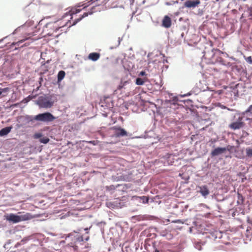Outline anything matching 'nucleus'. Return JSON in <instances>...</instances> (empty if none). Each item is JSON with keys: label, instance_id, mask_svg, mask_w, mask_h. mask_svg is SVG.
I'll return each mask as SVG.
<instances>
[{"label": "nucleus", "instance_id": "nucleus-5", "mask_svg": "<svg viewBox=\"0 0 252 252\" xmlns=\"http://www.w3.org/2000/svg\"><path fill=\"white\" fill-rule=\"evenodd\" d=\"M220 51L218 48H212L211 51L206 52L205 51L202 52L204 55L201 57V59L204 58L208 59L209 63L212 64H216L218 58H219V54Z\"/></svg>", "mask_w": 252, "mask_h": 252}, {"label": "nucleus", "instance_id": "nucleus-32", "mask_svg": "<svg viewBox=\"0 0 252 252\" xmlns=\"http://www.w3.org/2000/svg\"><path fill=\"white\" fill-rule=\"evenodd\" d=\"M131 196L129 195H123L121 197L118 198V201H120L121 204H123L124 207L126 206V203L129 200V198L131 199Z\"/></svg>", "mask_w": 252, "mask_h": 252}, {"label": "nucleus", "instance_id": "nucleus-56", "mask_svg": "<svg viewBox=\"0 0 252 252\" xmlns=\"http://www.w3.org/2000/svg\"><path fill=\"white\" fill-rule=\"evenodd\" d=\"M188 220H181V219H177L172 220V222L174 223H181L184 224L185 222L187 221Z\"/></svg>", "mask_w": 252, "mask_h": 252}, {"label": "nucleus", "instance_id": "nucleus-54", "mask_svg": "<svg viewBox=\"0 0 252 252\" xmlns=\"http://www.w3.org/2000/svg\"><path fill=\"white\" fill-rule=\"evenodd\" d=\"M81 11V9H77V8H72L69 11V13L70 15H72L73 14H76L77 13H79Z\"/></svg>", "mask_w": 252, "mask_h": 252}, {"label": "nucleus", "instance_id": "nucleus-8", "mask_svg": "<svg viewBox=\"0 0 252 252\" xmlns=\"http://www.w3.org/2000/svg\"><path fill=\"white\" fill-rule=\"evenodd\" d=\"M16 121L18 123H21L25 127H26L30 123L34 126L33 115L28 114L19 115L16 117Z\"/></svg>", "mask_w": 252, "mask_h": 252}, {"label": "nucleus", "instance_id": "nucleus-52", "mask_svg": "<svg viewBox=\"0 0 252 252\" xmlns=\"http://www.w3.org/2000/svg\"><path fill=\"white\" fill-rule=\"evenodd\" d=\"M152 105L154 106V107L156 108V113L158 115L160 116L162 115V113L160 111V107L156 104L154 103H152Z\"/></svg>", "mask_w": 252, "mask_h": 252}, {"label": "nucleus", "instance_id": "nucleus-33", "mask_svg": "<svg viewBox=\"0 0 252 252\" xmlns=\"http://www.w3.org/2000/svg\"><path fill=\"white\" fill-rule=\"evenodd\" d=\"M10 90V88L9 87H0V98L6 96L9 92Z\"/></svg>", "mask_w": 252, "mask_h": 252}, {"label": "nucleus", "instance_id": "nucleus-10", "mask_svg": "<svg viewBox=\"0 0 252 252\" xmlns=\"http://www.w3.org/2000/svg\"><path fill=\"white\" fill-rule=\"evenodd\" d=\"M136 138H154L157 139L158 141H159L161 140L160 135L156 134L153 129H151L149 130L145 131L144 133L140 135V136H136Z\"/></svg>", "mask_w": 252, "mask_h": 252}, {"label": "nucleus", "instance_id": "nucleus-26", "mask_svg": "<svg viewBox=\"0 0 252 252\" xmlns=\"http://www.w3.org/2000/svg\"><path fill=\"white\" fill-rule=\"evenodd\" d=\"M131 82V81L130 79L125 80L124 78H122L119 84L117 86V89L120 90L125 88V87L127 84L130 83Z\"/></svg>", "mask_w": 252, "mask_h": 252}, {"label": "nucleus", "instance_id": "nucleus-53", "mask_svg": "<svg viewBox=\"0 0 252 252\" xmlns=\"http://www.w3.org/2000/svg\"><path fill=\"white\" fill-rule=\"evenodd\" d=\"M165 124L170 126L171 124H173L175 123V121L173 118H165Z\"/></svg>", "mask_w": 252, "mask_h": 252}, {"label": "nucleus", "instance_id": "nucleus-18", "mask_svg": "<svg viewBox=\"0 0 252 252\" xmlns=\"http://www.w3.org/2000/svg\"><path fill=\"white\" fill-rule=\"evenodd\" d=\"M206 201L211 206H212V207H213V209L215 208H217L218 210L221 209V206L219 204H216L213 194L208 196L207 198Z\"/></svg>", "mask_w": 252, "mask_h": 252}, {"label": "nucleus", "instance_id": "nucleus-25", "mask_svg": "<svg viewBox=\"0 0 252 252\" xmlns=\"http://www.w3.org/2000/svg\"><path fill=\"white\" fill-rule=\"evenodd\" d=\"M209 233H210L212 238H213L214 240L217 238L220 239L222 237V233L220 231L209 230Z\"/></svg>", "mask_w": 252, "mask_h": 252}, {"label": "nucleus", "instance_id": "nucleus-34", "mask_svg": "<svg viewBox=\"0 0 252 252\" xmlns=\"http://www.w3.org/2000/svg\"><path fill=\"white\" fill-rule=\"evenodd\" d=\"M93 13V11L91 10L90 12H84L83 14L79 18L76 19L74 21V22L73 23V25H75L76 23H77L78 22L80 21L83 18L88 16L89 15H91Z\"/></svg>", "mask_w": 252, "mask_h": 252}, {"label": "nucleus", "instance_id": "nucleus-64", "mask_svg": "<svg viewBox=\"0 0 252 252\" xmlns=\"http://www.w3.org/2000/svg\"><path fill=\"white\" fill-rule=\"evenodd\" d=\"M72 236H73V234L72 233L65 234L62 237V238H65V239L66 240L67 238L71 237Z\"/></svg>", "mask_w": 252, "mask_h": 252}, {"label": "nucleus", "instance_id": "nucleus-22", "mask_svg": "<svg viewBox=\"0 0 252 252\" xmlns=\"http://www.w3.org/2000/svg\"><path fill=\"white\" fill-rule=\"evenodd\" d=\"M187 110L190 111L191 116L195 117L196 120L197 121L200 122L201 121L204 120L199 115L198 111L196 109H194L191 107H189ZM205 120L206 121V120Z\"/></svg>", "mask_w": 252, "mask_h": 252}, {"label": "nucleus", "instance_id": "nucleus-44", "mask_svg": "<svg viewBox=\"0 0 252 252\" xmlns=\"http://www.w3.org/2000/svg\"><path fill=\"white\" fill-rule=\"evenodd\" d=\"M237 52H240L241 55H243L244 58L245 59V61L249 64H252V56H248L246 57L245 56L243 53L241 51H239V50H237Z\"/></svg>", "mask_w": 252, "mask_h": 252}, {"label": "nucleus", "instance_id": "nucleus-45", "mask_svg": "<svg viewBox=\"0 0 252 252\" xmlns=\"http://www.w3.org/2000/svg\"><path fill=\"white\" fill-rule=\"evenodd\" d=\"M245 114H242V113H241L240 115H238L239 117L236 119V120L237 121H239V122H241L242 123V126H243L244 127L246 125V124L244 122V118H245Z\"/></svg>", "mask_w": 252, "mask_h": 252}, {"label": "nucleus", "instance_id": "nucleus-21", "mask_svg": "<svg viewBox=\"0 0 252 252\" xmlns=\"http://www.w3.org/2000/svg\"><path fill=\"white\" fill-rule=\"evenodd\" d=\"M13 128V125L2 128L0 129V136L1 137H6L9 133L11 132Z\"/></svg>", "mask_w": 252, "mask_h": 252}, {"label": "nucleus", "instance_id": "nucleus-4", "mask_svg": "<svg viewBox=\"0 0 252 252\" xmlns=\"http://www.w3.org/2000/svg\"><path fill=\"white\" fill-rule=\"evenodd\" d=\"M34 126H38L41 124L49 125L54 121L57 117L51 112L46 111L33 115Z\"/></svg>", "mask_w": 252, "mask_h": 252}, {"label": "nucleus", "instance_id": "nucleus-48", "mask_svg": "<svg viewBox=\"0 0 252 252\" xmlns=\"http://www.w3.org/2000/svg\"><path fill=\"white\" fill-rule=\"evenodd\" d=\"M249 114L250 116H252V104L250 105L245 111L242 112V114Z\"/></svg>", "mask_w": 252, "mask_h": 252}, {"label": "nucleus", "instance_id": "nucleus-9", "mask_svg": "<svg viewBox=\"0 0 252 252\" xmlns=\"http://www.w3.org/2000/svg\"><path fill=\"white\" fill-rule=\"evenodd\" d=\"M111 129L114 130L113 133L112 135V137H121L125 136H130L131 134H129L124 128L119 126H115L111 127Z\"/></svg>", "mask_w": 252, "mask_h": 252}, {"label": "nucleus", "instance_id": "nucleus-17", "mask_svg": "<svg viewBox=\"0 0 252 252\" xmlns=\"http://www.w3.org/2000/svg\"><path fill=\"white\" fill-rule=\"evenodd\" d=\"M212 148H213V149L211 150V153L210 154V158H211L213 159H216L217 157H218V156L222 155V153L220 149V146L215 147V145H214L212 146Z\"/></svg>", "mask_w": 252, "mask_h": 252}, {"label": "nucleus", "instance_id": "nucleus-61", "mask_svg": "<svg viewBox=\"0 0 252 252\" xmlns=\"http://www.w3.org/2000/svg\"><path fill=\"white\" fill-rule=\"evenodd\" d=\"M123 186L125 187V190L126 191L127 189H130L132 186V185L130 183H123Z\"/></svg>", "mask_w": 252, "mask_h": 252}, {"label": "nucleus", "instance_id": "nucleus-50", "mask_svg": "<svg viewBox=\"0 0 252 252\" xmlns=\"http://www.w3.org/2000/svg\"><path fill=\"white\" fill-rule=\"evenodd\" d=\"M123 103H124V99L121 97H119L117 99V102L115 104V106L118 108L122 107Z\"/></svg>", "mask_w": 252, "mask_h": 252}, {"label": "nucleus", "instance_id": "nucleus-59", "mask_svg": "<svg viewBox=\"0 0 252 252\" xmlns=\"http://www.w3.org/2000/svg\"><path fill=\"white\" fill-rule=\"evenodd\" d=\"M39 75H40V77L38 79V83L40 85V86L42 85V83L44 81V76L43 75H41V72L39 73Z\"/></svg>", "mask_w": 252, "mask_h": 252}, {"label": "nucleus", "instance_id": "nucleus-63", "mask_svg": "<svg viewBox=\"0 0 252 252\" xmlns=\"http://www.w3.org/2000/svg\"><path fill=\"white\" fill-rule=\"evenodd\" d=\"M102 104L101 105V107H104V108L108 109V104L109 102L107 101H105L104 102H101Z\"/></svg>", "mask_w": 252, "mask_h": 252}, {"label": "nucleus", "instance_id": "nucleus-20", "mask_svg": "<svg viewBox=\"0 0 252 252\" xmlns=\"http://www.w3.org/2000/svg\"><path fill=\"white\" fill-rule=\"evenodd\" d=\"M229 128L233 130L240 129L243 128L244 126H242V123L239 122L237 120L232 122L228 126Z\"/></svg>", "mask_w": 252, "mask_h": 252}, {"label": "nucleus", "instance_id": "nucleus-28", "mask_svg": "<svg viewBox=\"0 0 252 252\" xmlns=\"http://www.w3.org/2000/svg\"><path fill=\"white\" fill-rule=\"evenodd\" d=\"M206 88H207L206 89H201V88H199L197 86H196L194 87L191 89V93H193V94H194L195 95L198 94L201 91H202V92H205L206 91H211L210 88H209L208 87H207Z\"/></svg>", "mask_w": 252, "mask_h": 252}, {"label": "nucleus", "instance_id": "nucleus-43", "mask_svg": "<svg viewBox=\"0 0 252 252\" xmlns=\"http://www.w3.org/2000/svg\"><path fill=\"white\" fill-rule=\"evenodd\" d=\"M246 156L248 158H252V147L246 148Z\"/></svg>", "mask_w": 252, "mask_h": 252}, {"label": "nucleus", "instance_id": "nucleus-15", "mask_svg": "<svg viewBox=\"0 0 252 252\" xmlns=\"http://www.w3.org/2000/svg\"><path fill=\"white\" fill-rule=\"evenodd\" d=\"M236 70L238 73L242 75L247 74V70L245 67L244 64L242 63H234V65L232 67V71Z\"/></svg>", "mask_w": 252, "mask_h": 252}, {"label": "nucleus", "instance_id": "nucleus-55", "mask_svg": "<svg viewBox=\"0 0 252 252\" xmlns=\"http://www.w3.org/2000/svg\"><path fill=\"white\" fill-rule=\"evenodd\" d=\"M198 205L199 207L205 208L209 210L213 209V207H212V206H211L210 205H208L205 203H200Z\"/></svg>", "mask_w": 252, "mask_h": 252}, {"label": "nucleus", "instance_id": "nucleus-13", "mask_svg": "<svg viewBox=\"0 0 252 252\" xmlns=\"http://www.w3.org/2000/svg\"><path fill=\"white\" fill-rule=\"evenodd\" d=\"M121 62L126 73L128 72L129 74H131L130 72L134 67V64L131 62L127 61L125 59L121 60Z\"/></svg>", "mask_w": 252, "mask_h": 252}, {"label": "nucleus", "instance_id": "nucleus-3", "mask_svg": "<svg viewBox=\"0 0 252 252\" xmlns=\"http://www.w3.org/2000/svg\"><path fill=\"white\" fill-rule=\"evenodd\" d=\"M55 129H51L50 126H45L38 131L34 132L32 135L34 139L37 140L40 143L47 144L50 141L49 137L54 139V136L51 134Z\"/></svg>", "mask_w": 252, "mask_h": 252}, {"label": "nucleus", "instance_id": "nucleus-19", "mask_svg": "<svg viewBox=\"0 0 252 252\" xmlns=\"http://www.w3.org/2000/svg\"><path fill=\"white\" fill-rule=\"evenodd\" d=\"M199 190L197 191L198 192L201 194V195L205 198H207L210 193V190L208 187L206 185H203L198 187Z\"/></svg>", "mask_w": 252, "mask_h": 252}, {"label": "nucleus", "instance_id": "nucleus-23", "mask_svg": "<svg viewBox=\"0 0 252 252\" xmlns=\"http://www.w3.org/2000/svg\"><path fill=\"white\" fill-rule=\"evenodd\" d=\"M100 57V54L99 52H93L89 54L87 58L89 60L94 62L98 61Z\"/></svg>", "mask_w": 252, "mask_h": 252}, {"label": "nucleus", "instance_id": "nucleus-60", "mask_svg": "<svg viewBox=\"0 0 252 252\" xmlns=\"http://www.w3.org/2000/svg\"><path fill=\"white\" fill-rule=\"evenodd\" d=\"M212 213L210 212L206 213L204 214L203 215H202L201 216L203 217H204L205 218H212Z\"/></svg>", "mask_w": 252, "mask_h": 252}, {"label": "nucleus", "instance_id": "nucleus-47", "mask_svg": "<svg viewBox=\"0 0 252 252\" xmlns=\"http://www.w3.org/2000/svg\"><path fill=\"white\" fill-rule=\"evenodd\" d=\"M117 186V191H121L123 192H126L125 190V187L123 186V184H118L116 185Z\"/></svg>", "mask_w": 252, "mask_h": 252}, {"label": "nucleus", "instance_id": "nucleus-49", "mask_svg": "<svg viewBox=\"0 0 252 252\" xmlns=\"http://www.w3.org/2000/svg\"><path fill=\"white\" fill-rule=\"evenodd\" d=\"M236 155H235V157L239 158V159H244L245 158L244 156V152L243 150L239 151L238 150V152L235 153Z\"/></svg>", "mask_w": 252, "mask_h": 252}, {"label": "nucleus", "instance_id": "nucleus-37", "mask_svg": "<svg viewBox=\"0 0 252 252\" xmlns=\"http://www.w3.org/2000/svg\"><path fill=\"white\" fill-rule=\"evenodd\" d=\"M128 179V176L126 175H121L117 177H115L114 180L116 181H127Z\"/></svg>", "mask_w": 252, "mask_h": 252}, {"label": "nucleus", "instance_id": "nucleus-38", "mask_svg": "<svg viewBox=\"0 0 252 252\" xmlns=\"http://www.w3.org/2000/svg\"><path fill=\"white\" fill-rule=\"evenodd\" d=\"M181 101L183 102L185 104V106L186 107V110L188 109V108L190 107L191 105H192V103H193V100L189 98L181 100Z\"/></svg>", "mask_w": 252, "mask_h": 252}, {"label": "nucleus", "instance_id": "nucleus-46", "mask_svg": "<svg viewBox=\"0 0 252 252\" xmlns=\"http://www.w3.org/2000/svg\"><path fill=\"white\" fill-rule=\"evenodd\" d=\"M160 235L162 237H167L170 236V238H168V240H171L173 238V236L171 233H169L166 231H162L160 232Z\"/></svg>", "mask_w": 252, "mask_h": 252}, {"label": "nucleus", "instance_id": "nucleus-24", "mask_svg": "<svg viewBox=\"0 0 252 252\" xmlns=\"http://www.w3.org/2000/svg\"><path fill=\"white\" fill-rule=\"evenodd\" d=\"M217 61V64H219L220 65L225 66L227 67H231V70L232 71V67L234 65V63H230L227 62L225 63V61L221 57H220L219 58H218Z\"/></svg>", "mask_w": 252, "mask_h": 252}, {"label": "nucleus", "instance_id": "nucleus-51", "mask_svg": "<svg viewBox=\"0 0 252 252\" xmlns=\"http://www.w3.org/2000/svg\"><path fill=\"white\" fill-rule=\"evenodd\" d=\"M193 246L195 249L200 251L202 250V246L199 242H195L193 243Z\"/></svg>", "mask_w": 252, "mask_h": 252}, {"label": "nucleus", "instance_id": "nucleus-14", "mask_svg": "<svg viewBox=\"0 0 252 252\" xmlns=\"http://www.w3.org/2000/svg\"><path fill=\"white\" fill-rule=\"evenodd\" d=\"M120 201H118V199L113 201H106L105 202L106 206L111 210L113 209H119L124 207L123 204H121Z\"/></svg>", "mask_w": 252, "mask_h": 252}, {"label": "nucleus", "instance_id": "nucleus-16", "mask_svg": "<svg viewBox=\"0 0 252 252\" xmlns=\"http://www.w3.org/2000/svg\"><path fill=\"white\" fill-rule=\"evenodd\" d=\"M200 3V0H187L184 2V7L188 8H194Z\"/></svg>", "mask_w": 252, "mask_h": 252}, {"label": "nucleus", "instance_id": "nucleus-39", "mask_svg": "<svg viewBox=\"0 0 252 252\" xmlns=\"http://www.w3.org/2000/svg\"><path fill=\"white\" fill-rule=\"evenodd\" d=\"M213 195H214L216 204H218L219 202H222L225 200L224 198L220 194H213Z\"/></svg>", "mask_w": 252, "mask_h": 252}, {"label": "nucleus", "instance_id": "nucleus-30", "mask_svg": "<svg viewBox=\"0 0 252 252\" xmlns=\"http://www.w3.org/2000/svg\"><path fill=\"white\" fill-rule=\"evenodd\" d=\"M65 72L63 70H60L57 75L58 83H61L65 76Z\"/></svg>", "mask_w": 252, "mask_h": 252}, {"label": "nucleus", "instance_id": "nucleus-2", "mask_svg": "<svg viewBox=\"0 0 252 252\" xmlns=\"http://www.w3.org/2000/svg\"><path fill=\"white\" fill-rule=\"evenodd\" d=\"M57 95L55 94H44L39 96L35 100V104L40 109L52 108L57 101Z\"/></svg>", "mask_w": 252, "mask_h": 252}, {"label": "nucleus", "instance_id": "nucleus-58", "mask_svg": "<svg viewBox=\"0 0 252 252\" xmlns=\"http://www.w3.org/2000/svg\"><path fill=\"white\" fill-rule=\"evenodd\" d=\"M14 128H15V130H17L21 128H25V127H24V125H23L21 123L17 122V124H16L15 125Z\"/></svg>", "mask_w": 252, "mask_h": 252}, {"label": "nucleus", "instance_id": "nucleus-12", "mask_svg": "<svg viewBox=\"0 0 252 252\" xmlns=\"http://www.w3.org/2000/svg\"><path fill=\"white\" fill-rule=\"evenodd\" d=\"M33 40L31 38H27L25 39L19 40L17 42H12L9 45H6V46H20V47H24L29 46L30 43L32 42Z\"/></svg>", "mask_w": 252, "mask_h": 252}, {"label": "nucleus", "instance_id": "nucleus-27", "mask_svg": "<svg viewBox=\"0 0 252 252\" xmlns=\"http://www.w3.org/2000/svg\"><path fill=\"white\" fill-rule=\"evenodd\" d=\"M162 26L166 28H168L171 26V20L170 18L168 16H165L162 22Z\"/></svg>", "mask_w": 252, "mask_h": 252}, {"label": "nucleus", "instance_id": "nucleus-62", "mask_svg": "<svg viewBox=\"0 0 252 252\" xmlns=\"http://www.w3.org/2000/svg\"><path fill=\"white\" fill-rule=\"evenodd\" d=\"M163 58H163L161 61H158V63H162L163 64L168 63L167 57H166L165 56H163Z\"/></svg>", "mask_w": 252, "mask_h": 252}, {"label": "nucleus", "instance_id": "nucleus-7", "mask_svg": "<svg viewBox=\"0 0 252 252\" xmlns=\"http://www.w3.org/2000/svg\"><path fill=\"white\" fill-rule=\"evenodd\" d=\"M131 200L137 206L142 204H149L155 201V197L150 195H133L131 196Z\"/></svg>", "mask_w": 252, "mask_h": 252}, {"label": "nucleus", "instance_id": "nucleus-41", "mask_svg": "<svg viewBox=\"0 0 252 252\" xmlns=\"http://www.w3.org/2000/svg\"><path fill=\"white\" fill-rule=\"evenodd\" d=\"M145 80L143 78L138 77L135 79V83L138 86L143 85L145 84Z\"/></svg>", "mask_w": 252, "mask_h": 252}, {"label": "nucleus", "instance_id": "nucleus-35", "mask_svg": "<svg viewBox=\"0 0 252 252\" xmlns=\"http://www.w3.org/2000/svg\"><path fill=\"white\" fill-rule=\"evenodd\" d=\"M226 146L227 148V152L228 151L230 154L234 153H237L238 152V149L235 146L227 145Z\"/></svg>", "mask_w": 252, "mask_h": 252}, {"label": "nucleus", "instance_id": "nucleus-29", "mask_svg": "<svg viewBox=\"0 0 252 252\" xmlns=\"http://www.w3.org/2000/svg\"><path fill=\"white\" fill-rule=\"evenodd\" d=\"M105 191L109 193L110 194H112L115 191H117L116 185H111L110 186H106L105 187Z\"/></svg>", "mask_w": 252, "mask_h": 252}, {"label": "nucleus", "instance_id": "nucleus-31", "mask_svg": "<svg viewBox=\"0 0 252 252\" xmlns=\"http://www.w3.org/2000/svg\"><path fill=\"white\" fill-rule=\"evenodd\" d=\"M248 171L249 169H247V171L245 172H239L237 173V176L241 178V183H244L246 181L248 180V178L246 177V174L248 172Z\"/></svg>", "mask_w": 252, "mask_h": 252}, {"label": "nucleus", "instance_id": "nucleus-42", "mask_svg": "<svg viewBox=\"0 0 252 252\" xmlns=\"http://www.w3.org/2000/svg\"><path fill=\"white\" fill-rule=\"evenodd\" d=\"M227 109L230 111L235 112V113L234 114H233V117H232V120H233V121H234L235 119V118L237 116L240 115V114L241 113L240 111L236 110L233 109L232 108H229L227 107Z\"/></svg>", "mask_w": 252, "mask_h": 252}, {"label": "nucleus", "instance_id": "nucleus-57", "mask_svg": "<svg viewBox=\"0 0 252 252\" xmlns=\"http://www.w3.org/2000/svg\"><path fill=\"white\" fill-rule=\"evenodd\" d=\"M75 240L77 242H84V236L83 234H81L80 235L77 236L75 237Z\"/></svg>", "mask_w": 252, "mask_h": 252}, {"label": "nucleus", "instance_id": "nucleus-36", "mask_svg": "<svg viewBox=\"0 0 252 252\" xmlns=\"http://www.w3.org/2000/svg\"><path fill=\"white\" fill-rule=\"evenodd\" d=\"M115 100H111L110 102H109L108 104V109L112 112L113 113H116L117 112V110L115 108Z\"/></svg>", "mask_w": 252, "mask_h": 252}, {"label": "nucleus", "instance_id": "nucleus-1", "mask_svg": "<svg viewBox=\"0 0 252 252\" xmlns=\"http://www.w3.org/2000/svg\"><path fill=\"white\" fill-rule=\"evenodd\" d=\"M43 213L32 214L25 212H18L16 213H5L3 215V220L10 224H16L22 221H26L33 219L43 217Z\"/></svg>", "mask_w": 252, "mask_h": 252}, {"label": "nucleus", "instance_id": "nucleus-6", "mask_svg": "<svg viewBox=\"0 0 252 252\" xmlns=\"http://www.w3.org/2000/svg\"><path fill=\"white\" fill-rule=\"evenodd\" d=\"M59 22V21H57L54 23V24H47L43 29V32L45 33L44 36H45L48 35L57 37L59 34H54V32H56L61 27H63L66 25V24H64L62 26H59V25L58 24Z\"/></svg>", "mask_w": 252, "mask_h": 252}, {"label": "nucleus", "instance_id": "nucleus-40", "mask_svg": "<svg viewBox=\"0 0 252 252\" xmlns=\"http://www.w3.org/2000/svg\"><path fill=\"white\" fill-rule=\"evenodd\" d=\"M94 223H95L96 226H98L100 228V230H101V233L102 234L104 233V228L102 227V225H106V222L105 221H104V220H102L101 221L96 222L95 223L94 222Z\"/></svg>", "mask_w": 252, "mask_h": 252}, {"label": "nucleus", "instance_id": "nucleus-11", "mask_svg": "<svg viewBox=\"0 0 252 252\" xmlns=\"http://www.w3.org/2000/svg\"><path fill=\"white\" fill-rule=\"evenodd\" d=\"M175 156L173 154L166 153L165 155L161 156L160 159L164 164L167 163L169 166L172 165L175 160Z\"/></svg>", "mask_w": 252, "mask_h": 252}]
</instances>
